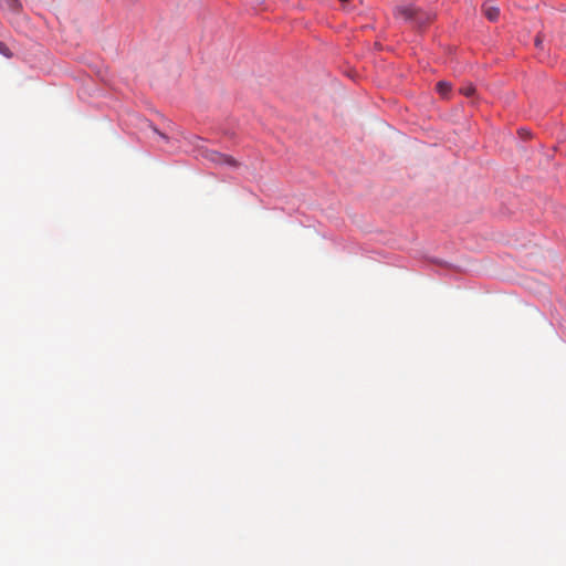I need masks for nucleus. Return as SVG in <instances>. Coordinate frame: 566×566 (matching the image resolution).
I'll return each instance as SVG.
<instances>
[{
  "mask_svg": "<svg viewBox=\"0 0 566 566\" xmlns=\"http://www.w3.org/2000/svg\"><path fill=\"white\" fill-rule=\"evenodd\" d=\"M396 17L405 21H413L419 25L428 23L433 18L432 14L423 12L412 6L397 8Z\"/></svg>",
  "mask_w": 566,
  "mask_h": 566,
  "instance_id": "1",
  "label": "nucleus"
},
{
  "mask_svg": "<svg viewBox=\"0 0 566 566\" xmlns=\"http://www.w3.org/2000/svg\"><path fill=\"white\" fill-rule=\"evenodd\" d=\"M206 158L220 165H228L230 167H238V161L229 155H224L221 153H218L216 150H208L206 151Z\"/></svg>",
  "mask_w": 566,
  "mask_h": 566,
  "instance_id": "2",
  "label": "nucleus"
},
{
  "mask_svg": "<svg viewBox=\"0 0 566 566\" xmlns=\"http://www.w3.org/2000/svg\"><path fill=\"white\" fill-rule=\"evenodd\" d=\"M483 13L490 21H496L500 17V10L497 7L491 4L490 2H485L483 4Z\"/></svg>",
  "mask_w": 566,
  "mask_h": 566,
  "instance_id": "3",
  "label": "nucleus"
},
{
  "mask_svg": "<svg viewBox=\"0 0 566 566\" xmlns=\"http://www.w3.org/2000/svg\"><path fill=\"white\" fill-rule=\"evenodd\" d=\"M1 6L13 12L19 11L21 8L19 0H1Z\"/></svg>",
  "mask_w": 566,
  "mask_h": 566,
  "instance_id": "4",
  "label": "nucleus"
},
{
  "mask_svg": "<svg viewBox=\"0 0 566 566\" xmlns=\"http://www.w3.org/2000/svg\"><path fill=\"white\" fill-rule=\"evenodd\" d=\"M437 90L443 97H446L451 90V85L448 82H439L437 84Z\"/></svg>",
  "mask_w": 566,
  "mask_h": 566,
  "instance_id": "5",
  "label": "nucleus"
},
{
  "mask_svg": "<svg viewBox=\"0 0 566 566\" xmlns=\"http://www.w3.org/2000/svg\"><path fill=\"white\" fill-rule=\"evenodd\" d=\"M460 92H461L463 95H465V96L470 97V96H472V95L474 94V92H475V87H474L472 84H468V85H465V86H462V87L460 88Z\"/></svg>",
  "mask_w": 566,
  "mask_h": 566,
  "instance_id": "6",
  "label": "nucleus"
},
{
  "mask_svg": "<svg viewBox=\"0 0 566 566\" xmlns=\"http://www.w3.org/2000/svg\"><path fill=\"white\" fill-rule=\"evenodd\" d=\"M0 52L6 56H10L9 49L2 42H0Z\"/></svg>",
  "mask_w": 566,
  "mask_h": 566,
  "instance_id": "7",
  "label": "nucleus"
},
{
  "mask_svg": "<svg viewBox=\"0 0 566 566\" xmlns=\"http://www.w3.org/2000/svg\"><path fill=\"white\" fill-rule=\"evenodd\" d=\"M535 44H536V46H538L541 44V40L538 38L536 39Z\"/></svg>",
  "mask_w": 566,
  "mask_h": 566,
  "instance_id": "8",
  "label": "nucleus"
}]
</instances>
